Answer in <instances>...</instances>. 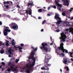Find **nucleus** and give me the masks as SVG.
Segmentation results:
<instances>
[{
    "instance_id": "1",
    "label": "nucleus",
    "mask_w": 73,
    "mask_h": 73,
    "mask_svg": "<svg viewBox=\"0 0 73 73\" xmlns=\"http://www.w3.org/2000/svg\"><path fill=\"white\" fill-rule=\"evenodd\" d=\"M42 46H40V48L41 49H43L44 51L45 52H49V50H48V48L46 46H48V44L46 43H42L41 44Z\"/></svg>"
},
{
    "instance_id": "2",
    "label": "nucleus",
    "mask_w": 73,
    "mask_h": 73,
    "mask_svg": "<svg viewBox=\"0 0 73 73\" xmlns=\"http://www.w3.org/2000/svg\"><path fill=\"white\" fill-rule=\"evenodd\" d=\"M64 43H61L60 45V47H58V48L59 51H62L61 52L60 51V53H61V52H63V53H65H65H68V50H66V49H64Z\"/></svg>"
},
{
    "instance_id": "3",
    "label": "nucleus",
    "mask_w": 73,
    "mask_h": 73,
    "mask_svg": "<svg viewBox=\"0 0 73 73\" xmlns=\"http://www.w3.org/2000/svg\"><path fill=\"white\" fill-rule=\"evenodd\" d=\"M54 19H56L57 21H58L57 22H56L55 23V24H56L57 25H59L61 23H62V21L61 20V18L60 17V15L57 13L55 14V15L54 17Z\"/></svg>"
},
{
    "instance_id": "4",
    "label": "nucleus",
    "mask_w": 73,
    "mask_h": 73,
    "mask_svg": "<svg viewBox=\"0 0 73 73\" xmlns=\"http://www.w3.org/2000/svg\"><path fill=\"white\" fill-rule=\"evenodd\" d=\"M60 37H59V39L60 40V42H65L66 40V38H67L66 35L64 34V32H62L60 33Z\"/></svg>"
},
{
    "instance_id": "5",
    "label": "nucleus",
    "mask_w": 73,
    "mask_h": 73,
    "mask_svg": "<svg viewBox=\"0 0 73 73\" xmlns=\"http://www.w3.org/2000/svg\"><path fill=\"white\" fill-rule=\"evenodd\" d=\"M15 66L16 65L15 64H12L10 66V68L13 72H17L18 71V69L17 67H16L15 68Z\"/></svg>"
},
{
    "instance_id": "6",
    "label": "nucleus",
    "mask_w": 73,
    "mask_h": 73,
    "mask_svg": "<svg viewBox=\"0 0 73 73\" xmlns=\"http://www.w3.org/2000/svg\"><path fill=\"white\" fill-rule=\"evenodd\" d=\"M8 29H9V28L7 27H6V29L3 31V33L5 36L8 35V33L7 32H11V30Z\"/></svg>"
},
{
    "instance_id": "7",
    "label": "nucleus",
    "mask_w": 73,
    "mask_h": 73,
    "mask_svg": "<svg viewBox=\"0 0 73 73\" xmlns=\"http://www.w3.org/2000/svg\"><path fill=\"white\" fill-rule=\"evenodd\" d=\"M55 4H56L58 7V10L60 11H61V8H62V5L59 4L58 2L57 1L55 0Z\"/></svg>"
},
{
    "instance_id": "8",
    "label": "nucleus",
    "mask_w": 73,
    "mask_h": 73,
    "mask_svg": "<svg viewBox=\"0 0 73 73\" xmlns=\"http://www.w3.org/2000/svg\"><path fill=\"white\" fill-rule=\"evenodd\" d=\"M50 57H49V56H48V55L46 54L45 56V59L44 60L45 63L46 64H47V63L48 62V61H46V60H48V59L50 60Z\"/></svg>"
},
{
    "instance_id": "9",
    "label": "nucleus",
    "mask_w": 73,
    "mask_h": 73,
    "mask_svg": "<svg viewBox=\"0 0 73 73\" xmlns=\"http://www.w3.org/2000/svg\"><path fill=\"white\" fill-rule=\"evenodd\" d=\"M34 5V4H33V2L32 1H31L28 2L27 4V6L28 7H31Z\"/></svg>"
},
{
    "instance_id": "10",
    "label": "nucleus",
    "mask_w": 73,
    "mask_h": 73,
    "mask_svg": "<svg viewBox=\"0 0 73 73\" xmlns=\"http://www.w3.org/2000/svg\"><path fill=\"white\" fill-rule=\"evenodd\" d=\"M14 46V48H17V49L19 48V51L20 52H23V51L21 50L23 49V47H20V46H18V47H16V46Z\"/></svg>"
},
{
    "instance_id": "11",
    "label": "nucleus",
    "mask_w": 73,
    "mask_h": 73,
    "mask_svg": "<svg viewBox=\"0 0 73 73\" xmlns=\"http://www.w3.org/2000/svg\"><path fill=\"white\" fill-rule=\"evenodd\" d=\"M65 0H64V1H65ZM63 4L64 5H66L67 6V7H68V6H69V1H68L66 0L65 1V2H64Z\"/></svg>"
},
{
    "instance_id": "12",
    "label": "nucleus",
    "mask_w": 73,
    "mask_h": 73,
    "mask_svg": "<svg viewBox=\"0 0 73 73\" xmlns=\"http://www.w3.org/2000/svg\"><path fill=\"white\" fill-rule=\"evenodd\" d=\"M11 29H13L14 30H17L18 29V25L16 24L13 27V28H11Z\"/></svg>"
},
{
    "instance_id": "13",
    "label": "nucleus",
    "mask_w": 73,
    "mask_h": 73,
    "mask_svg": "<svg viewBox=\"0 0 73 73\" xmlns=\"http://www.w3.org/2000/svg\"><path fill=\"white\" fill-rule=\"evenodd\" d=\"M13 50H12V48H9V50H8L9 53V54H12V52H13Z\"/></svg>"
},
{
    "instance_id": "14",
    "label": "nucleus",
    "mask_w": 73,
    "mask_h": 73,
    "mask_svg": "<svg viewBox=\"0 0 73 73\" xmlns=\"http://www.w3.org/2000/svg\"><path fill=\"white\" fill-rule=\"evenodd\" d=\"M27 10L28 11H29V15H31L32 11V9H31V7L28 8Z\"/></svg>"
},
{
    "instance_id": "15",
    "label": "nucleus",
    "mask_w": 73,
    "mask_h": 73,
    "mask_svg": "<svg viewBox=\"0 0 73 73\" xmlns=\"http://www.w3.org/2000/svg\"><path fill=\"white\" fill-rule=\"evenodd\" d=\"M16 24L15 23H12L11 24L9 25V26L11 28H13V27H14V26H15Z\"/></svg>"
},
{
    "instance_id": "16",
    "label": "nucleus",
    "mask_w": 73,
    "mask_h": 73,
    "mask_svg": "<svg viewBox=\"0 0 73 73\" xmlns=\"http://www.w3.org/2000/svg\"><path fill=\"white\" fill-rule=\"evenodd\" d=\"M26 67L24 66L23 68V69L24 70V69H26V68H28V69H29V68H30L29 65L28 64H26Z\"/></svg>"
},
{
    "instance_id": "17",
    "label": "nucleus",
    "mask_w": 73,
    "mask_h": 73,
    "mask_svg": "<svg viewBox=\"0 0 73 73\" xmlns=\"http://www.w3.org/2000/svg\"><path fill=\"white\" fill-rule=\"evenodd\" d=\"M31 48L33 49V51H34V52H36V51L37 50V47H36L35 48H34L33 46H32L31 47Z\"/></svg>"
},
{
    "instance_id": "18",
    "label": "nucleus",
    "mask_w": 73,
    "mask_h": 73,
    "mask_svg": "<svg viewBox=\"0 0 73 73\" xmlns=\"http://www.w3.org/2000/svg\"><path fill=\"white\" fill-rule=\"evenodd\" d=\"M45 66L44 67V68L45 69V70H49V68L48 67H47V64H44Z\"/></svg>"
},
{
    "instance_id": "19",
    "label": "nucleus",
    "mask_w": 73,
    "mask_h": 73,
    "mask_svg": "<svg viewBox=\"0 0 73 73\" xmlns=\"http://www.w3.org/2000/svg\"><path fill=\"white\" fill-rule=\"evenodd\" d=\"M34 58V55H30L29 57V59H32Z\"/></svg>"
},
{
    "instance_id": "20",
    "label": "nucleus",
    "mask_w": 73,
    "mask_h": 73,
    "mask_svg": "<svg viewBox=\"0 0 73 73\" xmlns=\"http://www.w3.org/2000/svg\"><path fill=\"white\" fill-rule=\"evenodd\" d=\"M70 31L72 33H73V28H70L69 29Z\"/></svg>"
},
{
    "instance_id": "21",
    "label": "nucleus",
    "mask_w": 73,
    "mask_h": 73,
    "mask_svg": "<svg viewBox=\"0 0 73 73\" xmlns=\"http://www.w3.org/2000/svg\"><path fill=\"white\" fill-rule=\"evenodd\" d=\"M4 5L6 9H9L10 8L9 7V5Z\"/></svg>"
},
{
    "instance_id": "22",
    "label": "nucleus",
    "mask_w": 73,
    "mask_h": 73,
    "mask_svg": "<svg viewBox=\"0 0 73 73\" xmlns=\"http://www.w3.org/2000/svg\"><path fill=\"white\" fill-rule=\"evenodd\" d=\"M65 13H66V11H64L62 13V16H65Z\"/></svg>"
},
{
    "instance_id": "23",
    "label": "nucleus",
    "mask_w": 73,
    "mask_h": 73,
    "mask_svg": "<svg viewBox=\"0 0 73 73\" xmlns=\"http://www.w3.org/2000/svg\"><path fill=\"white\" fill-rule=\"evenodd\" d=\"M3 43V42L0 41V46H1V45H4L5 44L4 43Z\"/></svg>"
},
{
    "instance_id": "24",
    "label": "nucleus",
    "mask_w": 73,
    "mask_h": 73,
    "mask_svg": "<svg viewBox=\"0 0 73 73\" xmlns=\"http://www.w3.org/2000/svg\"><path fill=\"white\" fill-rule=\"evenodd\" d=\"M69 53L70 54V57L72 58L73 56H72V55H73V52H69Z\"/></svg>"
},
{
    "instance_id": "25",
    "label": "nucleus",
    "mask_w": 73,
    "mask_h": 73,
    "mask_svg": "<svg viewBox=\"0 0 73 73\" xmlns=\"http://www.w3.org/2000/svg\"><path fill=\"white\" fill-rule=\"evenodd\" d=\"M38 12L40 13L42 12V9H40L38 10Z\"/></svg>"
},
{
    "instance_id": "26",
    "label": "nucleus",
    "mask_w": 73,
    "mask_h": 73,
    "mask_svg": "<svg viewBox=\"0 0 73 73\" xmlns=\"http://www.w3.org/2000/svg\"><path fill=\"white\" fill-rule=\"evenodd\" d=\"M67 62L68 61L66 60H65L63 61V63H64V64H67Z\"/></svg>"
},
{
    "instance_id": "27",
    "label": "nucleus",
    "mask_w": 73,
    "mask_h": 73,
    "mask_svg": "<svg viewBox=\"0 0 73 73\" xmlns=\"http://www.w3.org/2000/svg\"><path fill=\"white\" fill-rule=\"evenodd\" d=\"M59 55L60 56H65V54L64 53H63V52H62L61 53V54H59Z\"/></svg>"
},
{
    "instance_id": "28",
    "label": "nucleus",
    "mask_w": 73,
    "mask_h": 73,
    "mask_svg": "<svg viewBox=\"0 0 73 73\" xmlns=\"http://www.w3.org/2000/svg\"><path fill=\"white\" fill-rule=\"evenodd\" d=\"M35 53H34V52L33 51V50L32 51L31 53V55H32L33 56L34 55H35Z\"/></svg>"
},
{
    "instance_id": "29",
    "label": "nucleus",
    "mask_w": 73,
    "mask_h": 73,
    "mask_svg": "<svg viewBox=\"0 0 73 73\" xmlns=\"http://www.w3.org/2000/svg\"><path fill=\"white\" fill-rule=\"evenodd\" d=\"M4 4H9V2L8 1H7L6 2V1H5L3 3Z\"/></svg>"
},
{
    "instance_id": "30",
    "label": "nucleus",
    "mask_w": 73,
    "mask_h": 73,
    "mask_svg": "<svg viewBox=\"0 0 73 73\" xmlns=\"http://www.w3.org/2000/svg\"><path fill=\"white\" fill-rule=\"evenodd\" d=\"M0 53L1 54H3V53H4V51L3 50H1V51H0Z\"/></svg>"
},
{
    "instance_id": "31",
    "label": "nucleus",
    "mask_w": 73,
    "mask_h": 73,
    "mask_svg": "<svg viewBox=\"0 0 73 73\" xmlns=\"http://www.w3.org/2000/svg\"><path fill=\"white\" fill-rule=\"evenodd\" d=\"M66 70H67V71H69V68H68V66H66V68H64V69H66Z\"/></svg>"
},
{
    "instance_id": "32",
    "label": "nucleus",
    "mask_w": 73,
    "mask_h": 73,
    "mask_svg": "<svg viewBox=\"0 0 73 73\" xmlns=\"http://www.w3.org/2000/svg\"><path fill=\"white\" fill-rule=\"evenodd\" d=\"M21 47H23L24 46V44L23 43H21L20 44Z\"/></svg>"
},
{
    "instance_id": "33",
    "label": "nucleus",
    "mask_w": 73,
    "mask_h": 73,
    "mask_svg": "<svg viewBox=\"0 0 73 73\" xmlns=\"http://www.w3.org/2000/svg\"><path fill=\"white\" fill-rule=\"evenodd\" d=\"M19 59H16L15 60V62L16 63H18L19 61Z\"/></svg>"
},
{
    "instance_id": "34",
    "label": "nucleus",
    "mask_w": 73,
    "mask_h": 73,
    "mask_svg": "<svg viewBox=\"0 0 73 73\" xmlns=\"http://www.w3.org/2000/svg\"><path fill=\"white\" fill-rule=\"evenodd\" d=\"M46 65H47V66H50L51 65V64H48V63H46Z\"/></svg>"
},
{
    "instance_id": "35",
    "label": "nucleus",
    "mask_w": 73,
    "mask_h": 73,
    "mask_svg": "<svg viewBox=\"0 0 73 73\" xmlns=\"http://www.w3.org/2000/svg\"><path fill=\"white\" fill-rule=\"evenodd\" d=\"M14 20H18V18L17 17L14 18L13 19Z\"/></svg>"
},
{
    "instance_id": "36",
    "label": "nucleus",
    "mask_w": 73,
    "mask_h": 73,
    "mask_svg": "<svg viewBox=\"0 0 73 73\" xmlns=\"http://www.w3.org/2000/svg\"><path fill=\"white\" fill-rule=\"evenodd\" d=\"M26 72L28 73H30V70L27 69Z\"/></svg>"
},
{
    "instance_id": "37",
    "label": "nucleus",
    "mask_w": 73,
    "mask_h": 73,
    "mask_svg": "<svg viewBox=\"0 0 73 73\" xmlns=\"http://www.w3.org/2000/svg\"><path fill=\"white\" fill-rule=\"evenodd\" d=\"M26 13L27 14V15H28V14H29V11H28V10H26Z\"/></svg>"
},
{
    "instance_id": "38",
    "label": "nucleus",
    "mask_w": 73,
    "mask_h": 73,
    "mask_svg": "<svg viewBox=\"0 0 73 73\" xmlns=\"http://www.w3.org/2000/svg\"><path fill=\"white\" fill-rule=\"evenodd\" d=\"M72 10H73V8H71V9L69 10L70 12H71L72 11Z\"/></svg>"
},
{
    "instance_id": "39",
    "label": "nucleus",
    "mask_w": 73,
    "mask_h": 73,
    "mask_svg": "<svg viewBox=\"0 0 73 73\" xmlns=\"http://www.w3.org/2000/svg\"><path fill=\"white\" fill-rule=\"evenodd\" d=\"M32 60H33V61H35L36 60V57L34 58H33L32 59Z\"/></svg>"
},
{
    "instance_id": "40",
    "label": "nucleus",
    "mask_w": 73,
    "mask_h": 73,
    "mask_svg": "<svg viewBox=\"0 0 73 73\" xmlns=\"http://www.w3.org/2000/svg\"><path fill=\"white\" fill-rule=\"evenodd\" d=\"M1 64L2 65H5V62H1Z\"/></svg>"
},
{
    "instance_id": "41",
    "label": "nucleus",
    "mask_w": 73,
    "mask_h": 73,
    "mask_svg": "<svg viewBox=\"0 0 73 73\" xmlns=\"http://www.w3.org/2000/svg\"><path fill=\"white\" fill-rule=\"evenodd\" d=\"M35 62H36V61H33V62L32 64L33 65H35Z\"/></svg>"
},
{
    "instance_id": "42",
    "label": "nucleus",
    "mask_w": 73,
    "mask_h": 73,
    "mask_svg": "<svg viewBox=\"0 0 73 73\" xmlns=\"http://www.w3.org/2000/svg\"><path fill=\"white\" fill-rule=\"evenodd\" d=\"M46 21L45 20H44L43 22H42V24L43 25L45 23Z\"/></svg>"
},
{
    "instance_id": "43",
    "label": "nucleus",
    "mask_w": 73,
    "mask_h": 73,
    "mask_svg": "<svg viewBox=\"0 0 73 73\" xmlns=\"http://www.w3.org/2000/svg\"><path fill=\"white\" fill-rule=\"evenodd\" d=\"M33 66H34V65H33V64L31 65L30 66V68H33Z\"/></svg>"
},
{
    "instance_id": "44",
    "label": "nucleus",
    "mask_w": 73,
    "mask_h": 73,
    "mask_svg": "<svg viewBox=\"0 0 73 73\" xmlns=\"http://www.w3.org/2000/svg\"><path fill=\"white\" fill-rule=\"evenodd\" d=\"M11 68H8L7 69V71H8V72H10L11 70Z\"/></svg>"
},
{
    "instance_id": "45",
    "label": "nucleus",
    "mask_w": 73,
    "mask_h": 73,
    "mask_svg": "<svg viewBox=\"0 0 73 73\" xmlns=\"http://www.w3.org/2000/svg\"><path fill=\"white\" fill-rule=\"evenodd\" d=\"M41 69H42V70H45V67H42L41 68Z\"/></svg>"
},
{
    "instance_id": "46",
    "label": "nucleus",
    "mask_w": 73,
    "mask_h": 73,
    "mask_svg": "<svg viewBox=\"0 0 73 73\" xmlns=\"http://www.w3.org/2000/svg\"><path fill=\"white\" fill-rule=\"evenodd\" d=\"M15 42H13L12 43V45H15Z\"/></svg>"
},
{
    "instance_id": "47",
    "label": "nucleus",
    "mask_w": 73,
    "mask_h": 73,
    "mask_svg": "<svg viewBox=\"0 0 73 73\" xmlns=\"http://www.w3.org/2000/svg\"><path fill=\"white\" fill-rule=\"evenodd\" d=\"M53 8H54V9H56V5H54Z\"/></svg>"
},
{
    "instance_id": "48",
    "label": "nucleus",
    "mask_w": 73,
    "mask_h": 73,
    "mask_svg": "<svg viewBox=\"0 0 73 73\" xmlns=\"http://www.w3.org/2000/svg\"><path fill=\"white\" fill-rule=\"evenodd\" d=\"M11 62H9V64H8V66H9L10 65H11Z\"/></svg>"
},
{
    "instance_id": "49",
    "label": "nucleus",
    "mask_w": 73,
    "mask_h": 73,
    "mask_svg": "<svg viewBox=\"0 0 73 73\" xmlns=\"http://www.w3.org/2000/svg\"><path fill=\"white\" fill-rule=\"evenodd\" d=\"M46 12V10H44V9H43V13H45Z\"/></svg>"
},
{
    "instance_id": "50",
    "label": "nucleus",
    "mask_w": 73,
    "mask_h": 73,
    "mask_svg": "<svg viewBox=\"0 0 73 73\" xmlns=\"http://www.w3.org/2000/svg\"><path fill=\"white\" fill-rule=\"evenodd\" d=\"M9 44L8 43H6V45L7 46H8V45H9Z\"/></svg>"
},
{
    "instance_id": "51",
    "label": "nucleus",
    "mask_w": 73,
    "mask_h": 73,
    "mask_svg": "<svg viewBox=\"0 0 73 73\" xmlns=\"http://www.w3.org/2000/svg\"><path fill=\"white\" fill-rule=\"evenodd\" d=\"M17 8H20V6H19V5H17Z\"/></svg>"
},
{
    "instance_id": "52",
    "label": "nucleus",
    "mask_w": 73,
    "mask_h": 73,
    "mask_svg": "<svg viewBox=\"0 0 73 73\" xmlns=\"http://www.w3.org/2000/svg\"><path fill=\"white\" fill-rule=\"evenodd\" d=\"M56 31L57 32H59L60 31L59 30H56Z\"/></svg>"
},
{
    "instance_id": "53",
    "label": "nucleus",
    "mask_w": 73,
    "mask_h": 73,
    "mask_svg": "<svg viewBox=\"0 0 73 73\" xmlns=\"http://www.w3.org/2000/svg\"><path fill=\"white\" fill-rule=\"evenodd\" d=\"M50 40L51 41H52V38L51 36L50 37Z\"/></svg>"
},
{
    "instance_id": "54",
    "label": "nucleus",
    "mask_w": 73,
    "mask_h": 73,
    "mask_svg": "<svg viewBox=\"0 0 73 73\" xmlns=\"http://www.w3.org/2000/svg\"><path fill=\"white\" fill-rule=\"evenodd\" d=\"M41 19V17H38V19Z\"/></svg>"
},
{
    "instance_id": "55",
    "label": "nucleus",
    "mask_w": 73,
    "mask_h": 73,
    "mask_svg": "<svg viewBox=\"0 0 73 73\" xmlns=\"http://www.w3.org/2000/svg\"><path fill=\"white\" fill-rule=\"evenodd\" d=\"M47 16H50V14H47Z\"/></svg>"
},
{
    "instance_id": "56",
    "label": "nucleus",
    "mask_w": 73,
    "mask_h": 73,
    "mask_svg": "<svg viewBox=\"0 0 73 73\" xmlns=\"http://www.w3.org/2000/svg\"><path fill=\"white\" fill-rule=\"evenodd\" d=\"M50 7H48V10H49L50 9Z\"/></svg>"
},
{
    "instance_id": "57",
    "label": "nucleus",
    "mask_w": 73,
    "mask_h": 73,
    "mask_svg": "<svg viewBox=\"0 0 73 73\" xmlns=\"http://www.w3.org/2000/svg\"><path fill=\"white\" fill-rule=\"evenodd\" d=\"M2 25V22L0 21V25Z\"/></svg>"
},
{
    "instance_id": "58",
    "label": "nucleus",
    "mask_w": 73,
    "mask_h": 73,
    "mask_svg": "<svg viewBox=\"0 0 73 73\" xmlns=\"http://www.w3.org/2000/svg\"><path fill=\"white\" fill-rule=\"evenodd\" d=\"M68 31L69 29H67L65 30V31Z\"/></svg>"
},
{
    "instance_id": "59",
    "label": "nucleus",
    "mask_w": 73,
    "mask_h": 73,
    "mask_svg": "<svg viewBox=\"0 0 73 73\" xmlns=\"http://www.w3.org/2000/svg\"><path fill=\"white\" fill-rule=\"evenodd\" d=\"M25 20H26V18H23V21H25Z\"/></svg>"
},
{
    "instance_id": "60",
    "label": "nucleus",
    "mask_w": 73,
    "mask_h": 73,
    "mask_svg": "<svg viewBox=\"0 0 73 73\" xmlns=\"http://www.w3.org/2000/svg\"><path fill=\"white\" fill-rule=\"evenodd\" d=\"M7 17H9V18H10V17H11V16H10V15H8Z\"/></svg>"
},
{
    "instance_id": "61",
    "label": "nucleus",
    "mask_w": 73,
    "mask_h": 73,
    "mask_svg": "<svg viewBox=\"0 0 73 73\" xmlns=\"http://www.w3.org/2000/svg\"><path fill=\"white\" fill-rule=\"evenodd\" d=\"M43 31H44V29H42L41 30V32H43Z\"/></svg>"
},
{
    "instance_id": "62",
    "label": "nucleus",
    "mask_w": 73,
    "mask_h": 73,
    "mask_svg": "<svg viewBox=\"0 0 73 73\" xmlns=\"http://www.w3.org/2000/svg\"><path fill=\"white\" fill-rule=\"evenodd\" d=\"M70 20H73V17H72L70 19Z\"/></svg>"
},
{
    "instance_id": "63",
    "label": "nucleus",
    "mask_w": 73,
    "mask_h": 73,
    "mask_svg": "<svg viewBox=\"0 0 73 73\" xmlns=\"http://www.w3.org/2000/svg\"><path fill=\"white\" fill-rule=\"evenodd\" d=\"M53 43H51L50 44V45H53Z\"/></svg>"
},
{
    "instance_id": "64",
    "label": "nucleus",
    "mask_w": 73,
    "mask_h": 73,
    "mask_svg": "<svg viewBox=\"0 0 73 73\" xmlns=\"http://www.w3.org/2000/svg\"><path fill=\"white\" fill-rule=\"evenodd\" d=\"M9 41H6V43H9Z\"/></svg>"
}]
</instances>
